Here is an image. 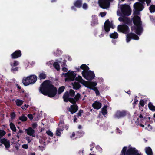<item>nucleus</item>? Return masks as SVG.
<instances>
[{"instance_id": "c85d7f7f", "label": "nucleus", "mask_w": 155, "mask_h": 155, "mask_svg": "<svg viewBox=\"0 0 155 155\" xmlns=\"http://www.w3.org/2000/svg\"><path fill=\"white\" fill-rule=\"evenodd\" d=\"M15 102L17 106H20L23 104V101L21 100H17L15 101Z\"/></svg>"}, {"instance_id": "5fc2aeb1", "label": "nucleus", "mask_w": 155, "mask_h": 155, "mask_svg": "<svg viewBox=\"0 0 155 155\" xmlns=\"http://www.w3.org/2000/svg\"><path fill=\"white\" fill-rule=\"evenodd\" d=\"M117 15H118V16L120 15V12L119 11H117Z\"/></svg>"}, {"instance_id": "6e6d98bb", "label": "nucleus", "mask_w": 155, "mask_h": 155, "mask_svg": "<svg viewBox=\"0 0 155 155\" xmlns=\"http://www.w3.org/2000/svg\"><path fill=\"white\" fill-rule=\"evenodd\" d=\"M37 124H34L33 125V126L35 127H36Z\"/></svg>"}, {"instance_id": "f3484780", "label": "nucleus", "mask_w": 155, "mask_h": 155, "mask_svg": "<svg viewBox=\"0 0 155 155\" xmlns=\"http://www.w3.org/2000/svg\"><path fill=\"white\" fill-rule=\"evenodd\" d=\"M21 51L20 50L16 51L14 53L12 54L11 57L13 58H16L21 56Z\"/></svg>"}, {"instance_id": "680f3d73", "label": "nucleus", "mask_w": 155, "mask_h": 155, "mask_svg": "<svg viewBox=\"0 0 155 155\" xmlns=\"http://www.w3.org/2000/svg\"><path fill=\"white\" fill-rule=\"evenodd\" d=\"M21 108L23 109H24L25 110V106H22L21 107Z\"/></svg>"}, {"instance_id": "423d86ee", "label": "nucleus", "mask_w": 155, "mask_h": 155, "mask_svg": "<svg viewBox=\"0 0 155 155\" xmlns=\"http://www.w3.org/2000/svg\"><path fill=\"white\" fill-rule=\"evenodd\" d=\"M121 11L123 14L125 15H129L131 13V11L130 6L127 5H122Z\"/></svg>"}, {"instance_id": "a878e982", "label": "nucleus", "mask_w": 155, "mask_h": 155, "mask_svg": "<svg viewBox=\"0 0 155 155\" xmlns=\"http://www.w3.org/2000/svg\"><path fill=\"white\" fill-rule=\"evenodd\" d=\"M46 77V74L44 72H41L40 73L39 78L40 79H45Z\"/></svg>"}, {"instance_id": "a211bd4d", "label": "nucleus", "mask_w": 155, "mask_h": 155, "mask_svg": "<svg viewBox=\"0 0 155 155\" xmlns=\"http://www.w3.org/2000/svg\"><path fill=\"white\" fill-rule=\"evenodd\" d=\"M63 124H59L58 128L57 129L56 131V135L58 136H60L63 130Z\"/></svg>"}, {"instance_id": "13d9d810", "label": "nucleus", "mask_w": 155, "mask_h": 155, "mask_svg": "<svg viewBox=\"0 0 155 155\" xmlns=\"http://www.w3.org/2000/svg\"><path fill=\"white\" fill-rule=\"evenodd\" d=\"M78 128L79 129H81V125H79V126H78Z\"/></svg>"}, {"instance_id": "de8ad7c7", "label": "nucleus", "mask_w": 155, "mask_h": 155, "mask_svg": "<svg viewBox=\"0 0 155 155\" xmlns=\"http://www.w3.org/2000/svg\"><path fill=\"white\" fill-rule=\"evenodd\" d=\"M62 70L64 71H67L68 69L64 67L62 68Z\"/></svg>"}, {"instance_id": "09e8293b", "label": "nucleus", "mask_w": 155, "mask_h": 155, "mask_svg": "<svg viewBox=\"0 0 155 155\" xmlns=\"http://www.w3.org/2000/svg\"><path fill=\"white\" fill-rule=\"evenodd\" d=\"M17 68H12L11 69V71L13 72L14 70L17 71Z\"/></svg>"}, {"instance_id": "79ce46f5", "label": "nucleus", "mask_w": 155, "mask_h": 155, "mask_svg": "<svg viewBox=\"0 0 155 155\" xmlns=\"http://www.w3.org/2000/svg\"><path fill=\"white\" fill-rule=\"evenodd\" d=\"M15 117V114L14 113H12L11 114V117L13 119Z\"/></svg>"}, {"instance_id": "f704fd0d", "label": "nucleus", "mask_w": 155, "mask_h": 155, "mask_svg": "<svg viewBox=\"0 0 155 155\" xmlns=\"http://www.w3.org/2000/svg\"><path fill=\"white\" fill-rule=\"evenodd\" d=\"M19 64V63L18 61H14L13 62L11 63V65L12 66H15Z\"/></svg>"}, {"instance_id": "e2e57ef3", "label": "nucleus", "mask_w": 155, "mask_h": 155, "mask_svg": "<svg viewBox=\"0 0 155 155\" xmlns=\"http://www.w3.org/2000/svg\"><path fill=\"white\" fill-rule=\"evenodd\" d=\"M77 120V118L75 117L74 120V122H76V120Z\"/></svg>"}, {"instance_id": "72a5a7b5", "label": "nucleus", "mask_w": 155, "mask_h": 155, "mask_svg": "<svg viewBox=\"0 0 155 155\" xmlns=\"http://www.w3.org/2000/svg\"><path fill=\"white\" fill-rule=\"evenodd\" d=\"M65 89V87L64 86H62L60 87L58 90V93L59 94H60L62 92L64 89Z\"/></svg>"}, {"instance_id": "4c0bfd02", "label": "nucleus", "mask_w": 155, "mask_h": 155, "mask_svg": "<svg viewBox=\"0 0 155 155\" xmlns=\"http://www.w3.org/2000/svg\"><path fill=\"white\" fill-rule=\"evenodd\" d=\"M46 133L48 135L50 136L51 137H52L53 136V133L50 130L47 131L46 132Z\"/></svg>"}, {"instance_id": "ddd939ff", "label": "nucleus", "mask_w": 155, "mask_h": 155, "mask_svg": "<svg viewBox=\"0 0 155 155\" xmlns=\"http://www.w3.org/2000/svg\"><path fill=\"white\" fill-rule=\"evenodd\" d=\"M126 115V112L124 111H117L116 112L114 117L115 118H121Z\"/></svg>"}, {"instance_id": "774afa93", "label": "nucleus", "mask_w": 155, "mask_h": 155, "mask_svg": "<svg viewBox=\"0 0 155 155\" xmlns=\"http://www.w3.org/2000/svg\"><path fill=\"white\" fill-rule=\"evenodd\" d=\"M71 8L72 10H74V7H72Z\"/></svg>"}, {"instance_id": "f03ea898", "label": "nucleus", "mask_w": 155, "mask_h": 155, "mask_svg": "<svg viewBox=\"0 0 155 155\" xmlns=\"http://www.w3.org/2000/svg\"><path fill=\"white\" fill-rule=\"evenodd\" d=\"M39 90L43 94L47 95L50 97L54 96L57 91L56 87L49 81H45L42 84Z\"/></svg>"}, {"instance_id": "c9c22d12", "label": "nucleus", "mask_w": 155, "mask_h": 155, "mask_svg": "<svg viewBox=\"0 0 155 155\" xmlns=\"http://www.w3.org/2000/svg\"><path fill=\"white\" fill-rule=\"evenodd\" d=\"M6 134V132L2 130H0V138L4 136Z\"/></svg>"}, {"instance_id": "4d7b16f0", "label": "nucleus", "mask_w": 155, "mask_h": 155, "mask_svg": "<svg viewBox=\"0 0 155 155\" xmlns=\"http://www.w3.org/2000/svg\"><path fill=\"white\" fill-rule=\"evenodd\" d=\"M28 107V105H26V104H25V107H26V108H27Z\"/></svg>"}, {"instance_id": "cd10ccee", "label": "nucleus", "mask_w": 155, "mask_h": 155, "mask_svg": "<svg viewBox=\"0 0 155 155\" xmlns=\"http://www.w3.org/2000/svg\"><path fill=\"white\" fill-rule=\"evenodd\" d=\"M148 107L150 109L152 110H155V107L151 103L148 104Z\"/></svg>"}, {"instance_id": "864d4df0", "label": "nucleus", "mask_w": 155, "mask_h": 155, "mask_svg": "<svg viewBox=\"0 0 155 155\" xmlns=\"http://www.w3.org/2000/svg\"><path fill=\"white\" fill-rule=\"evenodd\" d=\"M52 62V61H50L48 63V65H51L52 64V63H51Z\"/></svg>"}, {"instance_id": "338daca9", "label": "nucleus", "mask_w": 155, "mask_h": 155, "mask_svg": "<svg viewBox=\"0 0 155 155\" xmlns=\"http://www.w3.org/2000/svg\"><path fill=\"white\" fill-rule=\"evenodd\" d=\"M103 36V35L102 34H101L100 35V37H102Z\"/></svg>"}, {"instance_id": "e433bc0d", "label": "nucleus", "mask_w": 155, "mask_h": 155, "mask_svg": "<svg viewBox=\"0 0 155 155\" xmlns=\"http://www.w3.org/2000/svg\"><path fill=\"white\" fill-rule=\"evenodd\" d=\"M80 95L79 93H77V94L75 95V100L76 101H77L80 97Z\"/></svg>"}, {"instance_id": "3c124183", "label": "nucleus", "mask_w": 155, "mask_h": 155, "mask_svg": "<svg viewBox=\"0 0 155 155\" xmlns=\"http://www.w3.org/2000/svg\"><path fill=\"white\" fill-rule=\"evenodd\" d=\"M75 135V134L74 133H73L72 135L71 136V138H73Z\"/></svg>"}, {"instance_id": "39448f33", "label": "nucleus", "mask_w": 155, "mask_h": 155, "mask_svg": "<svg viewBox=\"0 0 155 155\" xmlns=\"http://www.w3.org/2000/svg\"><path fill=\"white\" fill-rule=\"evenodd\" d=\"M75 95V92L74 91L72 90H71L69 91V94L68 92L65 93L64 95L63 96L64 100L65 102H67L69 101L70 102L72 103H75L76 101L74 99L70 98L69 97H73Z\"/></svg>"}, {"instance_id": "c756f323", "label": "nucleus", "mask_w": 155, "mask_h": 155, "mask_svg": "<svg viewBox=\"0 0 155 155\" xmlns=\"http://www.w3.org/2000/svg\"><path fill=\"white\" fill-rule=\"evenodd\" d=\"M149 9L151 13H153L155 12V5H152L149 8Z\"/></svg>"}, {"instance_id": "6ab92c4d", "label": "nucleus", "mask_w": 155, "mask_h": 155, "mask_svg": "<svg viewBox=\"0 0 155 155\" xmlns=\"http://www.w3.org/2000/svg\"><path fill=\"white\" fill-rule=\"evenodd\" d=\"M69 111L72 114L76 112L78 110V107L75 105H71L69 108Z\"/></svg>"}, {"instance_id": "473e14b6", "label": "nucleus", "mask_w": 155, "mask_h": 155, "mask_svg": "<svg viewBox=\"0 0 155 155\" xmlns=\"http://www.w3.org/2000/svg\"><path fill=\"white\" fill-rule=\"evenodd\" d=\"M19 119L21 120L22 121H25L27 120V117L24 115H22V116L20 117H19Z\"/></svg>"}, {"instance_id": "7ed1b4c3", "label": "nucleus", "mask_w": 155, "mask_h": 155, "mask_svg": "<svg viewBox=\"0 0 155 155\" xmlns=\"http://www.w3.org/2000/svg\"><path fill=\"white\" fill-rule=\"evenodd\" d=\"M80 68L83 70L82 72L83 76L88 80H91L94 77V74L91 71H88L89 67L86 64H83L80 66Z\"/></svg>"}, {"instance_id": "9d476101", "label": "nucleus", "mask_w": 155, "mask_h": 155, "mask_svg": "<svg viewBox=\"0 0 155 155\" xmlns=\"http://www.w3.org/2000/svg\"><path fill=\"white\" fill-rule=\"evenodd\" d=\"M118 31L120 32L124 33H126L129 30V28L125 25H119L118 27Z\"/></svg>"}, {"instance_id": "a19ab883", "label": "nucleus", "mask_w": 155, "mask_h": 155, "mask_svg": "<svg viewBox=\"0 0 155 155\" xmlns=\"http://www.w3.org/2000/svg\"><path fill=\"white\" fill-rule=\"evenodd\" d=\"M22 147L24 149H27L28 148V147L27 144H24L22 146Z\"/></svg>"}, {"instance_id": "5701e85b", "label": "nucleus", "mask_w": 155, "mask_h": 155, "mask_svg": "<svg viewBox=\"0 0 155 155\" xmlns=\"http://www.w3.org/2000/svg\"><path fill=\"white\" fill-rule=\"evenodd\" d=\"M73 88L76 89H79L80 87L79 84L78 82H74L73 84Z\"/></svg>"}, {"instance_id": "bf43d9fd", "label": "nucleus", "mask_w": 155, "mask_h": 155, "mask_svg": "<svg viewBox=\"0 0 155 155\" xmlns=\"http://www.w3.org/2000/svg\"><path fill=\"white\" fill-rule=\"evenodd\" d=\"M30 155H35V154L34 153H31Z\"/></svg>"}, {"instance_id": "dca6fc26", "label": "nucleus", "mask_w": 155, "mask_h": 155, "mask_svg": "<svg viewBox=\"0 0 155 155\" xmlns=\"http://www.w3.org/2000/svg\"><path fill=\"white\" fill-rule=\"evenodd\" d=\"M0 142L3 144L6 148L7 149L10 147V142L9 141L5 139H2L0 140Z\"/></svg>"}, {"instance_id": "4be33fe9", "label": "nucleus", "mask_w": 155, "mask_h": 155, "mask_svg": "<svg viewBox=\"0 0 155 155\" xmlns=\"http://www.w3.org/2000/svg\"><path fill=\"white\" fill-rule=\"evenodd\" d=\"M145 151L147 155H153L151 149L150 147H148L145 148Z\"/></svg>"}, {"instance_id": "f8f14e48", "label": "nucleus", "mask_w": 155, "mask_h": 155, "mask_svg": "<svg viewBox=\"0 0 155 155\" xmlns=\"http://www.w3.org/2000/svg\"><path fill=\"white\" fill-rule=\"evenodd\" d=\"M131 38L134 40H138L139 37L136 35L134 34H130L127 36L126 41L127 42H128L130 40Z\"/></svg>"}, {"instance_id": "69168bd1", "label": "nucleus", "mask_w": 155, "mask_h": 155, "mask_svg": "<svg viewBox=\"0 0 155 155\" xmlns=\"http://www.w3.org/2000/svg\"><path fill=\"white\" fill-rule=\"evenodd\" d=\"M17 87L19 89H21V87L18 86V85H17Z\"/></svg>"}, {"instance_id": "1a4fd4ad", "label": "nucleus", "mask_w": 155, "mask_h": 155, "mask_svg": "<svg viewBox=\"0 0 155 155\" xmlns=\"http://www.w3.org/2000/svg\"><path fill=\"white\" fill-rule=\"evenodd\" d=\"M98 2L100 6L103 8H107L110 4L107 0H99Z\"/></svg>"}, {"instance_id": "c03bdc74", "label": "nucleus", "mask_w": 155, "mask_h": 155, "mask_svg": "<svg viewBox=\"0 0 155 155\" xmlns=\"http://www.w3.org/2000/svg\"><path fill=\"white\" fill-rule=\"evenodd\" d=\"M100 15H101V17H102L105 15L106 13L104 12L100 13Z\"/></svg>"}, {"instance_id": "603ef678", "label": "nucleus", "mask_w": 155, "mask_h": 155, "mask_svg": "<svg viewBox=\"0 0 155 155\" xmlns=\"http://www.w3.org/2000/svg\"><path fill=\"white\" fill-rule=\"evenodd\" d=\"M118 20L120 21H123V20H124L123 18H122L121 17H120L119 18Z\"/></svg>"}, {"instance_id": "37998d69", "label": "nucleus", "mask_w": 155, "mask_h": 155, "mask_svg": "<svg viewBox=\"0 0 155 155\" xmlns=\"http://www.w3.org/2000/svg\"><path fill=\"white\" fill-rule=\"evenodd\" d=\"M28 117L31 120L33 119V116L32 114H29L28 115Z\"/></svg>"}, {"instance_id": "aec40b11", "label": "nucleus", "mask_w": 155, "mask_h": 155, "mask_svg": "<svg viewBox=\"0 0 155 155\" xmlns=\"http://www.w3.org/2000/svg\"><path fill=\"white\" fill-rule=\"evenodd\" d=\"M93 108L94 109H99L101 107V104L98 102L95 101L92 104Z\"/></svg>"}, {"instance_id": "49530a36", "label": "nucleus", "mask_w": 155, "mask_h": 155, "mask_svg": "<svg viewBox=\"0 0 155 155\" xmlns=\"http://www.w3.org/2000/svg\"><path fill=\"white\" fill-rule=\"evenodd\" d=\"M140 104L141 106H143L144 105V101H141L140 102Z\"/></svg>"}, {"instance_id": "412c9836", "label": "nucleus", "mask_w": 155, "mask_h": 155, "mask_svg": "<svg viewBox=\"0 0 155 155\" xmlns=\"http://www.w3.org/2000/svg\"><path fill=\"white\" fill-rule=\"evenodd\" d=\"M94 82L96 84V85H92V84H90L89 85V87H87L88 88L94 90V91L95 92V93H96V94L97 95H98L99 94V92L98 91V90L95 87V86H96L97 85V83L96 82Z\"/></svg>"}, {"instance_id": "393cba45", "label": "nucleus", "mask_w": 155, "mask_h": 155, "mask_svg": "<svg viewBox=\"0 0 155 155\" xmlns=\"http://www.w3.org/2000/svg\"><path fill=\"white\" fill-rule=\"evenodd\" d=\"M110 36L111 38L114 39L117 38L118 37V34L117 32H114L110 34Z\"/></svg>"}, {"instance_id": "4468645a", "label": "nucleus", "mask_w": 155, "mask_h": 155, "mask_svg": "<svg viewBox=\"0 0 155 155\" xmlns=\"http://www.w3.org/2000/svg\"><path fill=\"white\" fill-rule=\"evenodd\" d=\"M25 132L28 135L30 136H32L33 137H35V134L34 130L31 127H30L29 128L25 130Z\"/></svg>"}, {"instance_id": "58836bf2", "label": "nucleus", "mask_w": 155, "mask_h": 155, "mask_svg": "<svg viewBox=\"0 0 155 155\" xmlns=\"http://www.w3.org/2000/svg\"><path fill=\"white\" fill-rule=\"evenodd\" d=\"M145 129L148 130H150L152 129V127L150 124H148L147 126L146 127Z\"/></svg>"}, {"instance_id": "b1692460", "label": "nucleus", "mask_w": 155, "mask_h": 155, "mask_svg": "<svg viewBox=\"0 0 155 155\" xmlns=\"http://www.w3.org/2000/svg\"><path fill=\"white\" fill-rule=\"evenodd\" d=\"M81 0H77L75 2L74 5L75 7L79 8L81 6Z\"/></svg>"}, {"instance_id": "a18cd8bd", "label": "nucleus", "mask_w": 155, "mask_h": 155, "mask_svg": "<svg viewBox=\"0 0 155 155\" xmlns=\"http://www.w3.org/2000/svg\"><path fill=\"white\" fill-rule=\"evenodd\" d=\"M26 139L27 140L28 143L30 142L31 141V139H30L29 137H27Z\"/></svg>"}, {"instance_id": "bb28decb", "label": "nucleus", "mask_w": 155, "mask_h": 155, "mask_svg": "<svg viewBox=\"0 0 155 155\" xmlns=\"http://www.w3.org/2000/svg\"><path fill=\"white\" fill-rule=\"evenodd\" d=\"M107 106H104L102 108V114L104 115H105L107 114Z\"/></svg>"}, {"instance_id": "f257e3e1", "label": "nucleus", "mask_w": 155, "mask_h": 155, "mask_svg": "<svg viewBox=\"0 0 155 155\" xmlns=\"http://www.w3.org/2000/svg\"><path fill=\"white\" fill-rule=\"evenodd\" d=\"M145 0H139L141 2V3L137 2L135 3L134 5V11L133 14L134 16L133 18V21L134 24L136 26V28H135V32L138 35H140L142 32V28L141 27V22L140 21V18L137 16L139 13V11H142L143 7L142 4L143 3ZM146 3L147 4V5H148V4L150 2V0H146Z\"/></svg>"}, {"instance_id": "0e129e2a", "label": "nucleus", "mask_w": 155, "mask_h": 155, "mask_svg": "<svg viewBox=\"0 0 155 155\" xmlns=\"http://www.w3.org/2000/svg\"><path fill=\"white\" fill-rule=\"evenodd\" d=\"M76 69L78 70V71H79L80 68H76Z\"/></svg>"}, {"instance_id": "7c9ffc66", "label": "nucleus", "mask_w": 155, "mask_h": 155, "mask_svg": "<svg viewBox=\"0 0 155 155\" xmlns=\"http://www.w3.org/2000/svg\"><path fill=\"white\" fill-rule=\"evenodd\" d=\"M54 68L57 69V70L58 71L60 70V68L59 64L57 62H55L54 64Z\"/></svg>"}, {"instance_id": "052dcab7", "label": "nucleus", "mask_w": 155, "mask_h": 155, "mask_svg": "<svg viewBox=\"0 0 155 155\" xmlns=\"http://www.w3.org/2000/svg\"><path fill=\"white\" fill-rule=\"evenodd\" d=\"M22 131L21 130H20L19 131V132L20 133H22Z\"/></svg>"}, {"instance_id": "2eb2a0df", "label": "nucleus", "mask_w": 155, "mask_h": 155, "mask_svg": "<svg viewBox=\"0 0 155 155\" xmlns=\"http://www.w3.org/2000/svg\"><path fill=\"white\" fill-rule=\"evenodd\" d=\"M139 117V118L140 119V120L139 121V119H137V120L136 121V123L138 125H140L142 127H144V125L141 124V123H143V121H147V120L145 118H144L143 120L142 119L143 118V117L141 115H140Z\"/></svg>"}, {"instance_id": "6e6552de", "label": "nucleus", "mask_w": 155, "mask_h": 155, "mask_svg": "<svg viewBox=\"0 0 155 155\" xmlns=\"http://www.w3.org/2000/svg\"><path fill=\"white\" fill-rule=\"evenodd\" d=\"M76 74L74 72L72 71H69L65 74V76L66 78L65 80L67 81V80H69L71 81L73 80L75 78Z\"/></svg>"}, {"instance_id": "8fccbe9b", "label": "nucleus", "mask_w": 155, "mask_h": 155, "mask_svg": "<svg viewBox=\"0 0 155 155\" xmlns=\"http://www.w3.org/2000/svg\"><path fill=\"white\" fill-rule=\"evenodd\" d=\"M83 112V111L82 110H80L79 111V113H78V115L79 116H81V114Z\"/></svg>"}, {"instance_id": "20e7f679", "label": "nucleus", "mask_w": 155, "mask_h": 155, "mask_svg": "<svg viewBox=\"0 0 155 155\" xmlns=\"http://www.w3.org/2000/svg\"><path fill=\"white\" fill-rule=\"evenodd\" d=\"M37 80V77L35 75L30 76L23 78L22 82L25 86H28L30 84L35 83Z\"/></svg>"}, {"instance_id": "0eeeda50", "label": "nucleus", "mask_w": 155, "mask_h": 155, "mask_svg": "<svg viewBox=\"0 0 155 155\" xmlns=\"http://www.w3.org/2000/svg\"><path fill=\"white\" fill-rule=\"evenodd\" d=\"M76 80L79 81L81 84H82L84 86L86 87H89V86L90 84L92 85H96V84L92 82H88L85 81L84 80H83L82 77L81 76H79L76 78Z\"/></svg>"}, {"instance_id": "2f4dec72", "label": "nucleus", "mask_w": 155, "mask_h": 155, "mask_svg": "<svg viewBox=\"0 0 155 155\" xmlns=\"http://www.w3.org/2000/svg\"><path fill=\"white\" fill-rule=\"evenodd\" d=\"M10 127L11 129L13 131L15 132L16 131V129L14 124L12 123H11L10 124Z\"/></svg>"}, {"instance_id": "9b49d317", "label": "nucleus", "mask_w": 155, "mask_h": 155, "mask_svg": "<svg viewBox=\"0 0 155 155\" xmlns=\"http://www.w3.org/2000/svg\"><path fill=\"white\" fill-rule=\"evenodd\" d=\"M111 27H112V28H113V27L112 26V24L108 20H107L105 21L104 24L105 31L107 32H108L109 31Z\"/></svg>"}, {"instance_id": "ea45409f", "label": "nucleus", "mask_w": 155, "mask_h": 155, "mask_svg": "<svg viewBox=\"0 0 155 155\" xmlns=\"http://www.w3.org/2000/svg\"><path fill=\"white\" fill-rule=\"evenodd\" d=\"M88 6L86 3H84L83 5V8L84 9H86L87 8Z\"/></svg>"}]
</instances>
